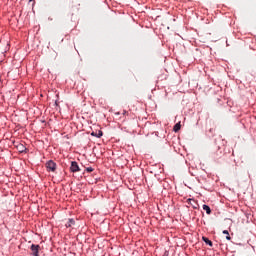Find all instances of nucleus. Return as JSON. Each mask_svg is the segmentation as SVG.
<instances>
[{"label":"nucleus","instance_id":"obj_1","mask_svg":"<svg viewBox=\"0 0 256 256\" xmlns=\"http://www.w3.org/2000/svg\"><path fill=\"white\" fill-rule=\"evenodd\" d=\"M46 169H48V171H52V173H55L57 170V164L53 160H50L46 163Z\"/></svg>","mask_w":256,"mask_h":256},{"label":"nucleus","instance_id":"obj_2","mask_svg":"<svg viewBox=\"0 0 256 256\" xmlns=\"http://www.w3.org/2000/svg\"><path fill=\"white\" fill-rule=\"evenodd\" d=\"M70 171L72 173H77V172L81 171V168H79V164H77L76 161L71 162Z\"/></svg>","mask_w":256,"mask_h":256},{"label":"nucleus","instance_id":"obj_3","mask_svg":"<svg viewBox=\"0 0 256 256\" xmlns=\"http://www.w3.org/2000/svg\"><path fill=\"white\" fill-rule=\"evenodd\" d=\"M30 249L32 251L33 256H39V249H41V246L32 244Z\"/></svg>","mask_w":256,"mask_h":256},{"label":"nucleus","instance_id":"obj_4","mask_svg":"<svg viewBox=\"0 0 256 256\" xmlns=\"http://www.w3.org/2000/svg\"><path fill=\"white\" fill-rule=\"evenodd\" d=\"M91 135H92V137H97L99 139V138L103 137V131H101V130H98L96 132L94 131L91 133Z\"/></svg>","mask_w":256,"mask_h":256},{"label":"nucleus","instance_id":"obj_5","mask_svg":"<svg viewBox=\"0 0 256 256\" xmlns=\"http://www.w3.org/2000/svg\"><path fill=\"white\" fill-rule=\"evenodd\" d=\"M187 203L189 204V205H191L192 207H193V209H197V202H195V200H193V199H187Z\"/></svg>","mask_w":256,"mask_h":256},{"label":"nucleus","instance_id":"obj_6","mask_svg":"<svg viewBox=\"0 0 256 256\" xmlns=\"http://www.w3.org/2000/svg\"><path fill=\"white\" fill-rule=\"evenodd\" d=\"M173 131L177 133L178 131H181V122H178L174 125Z\"/></svg>","mask_w":256,"mask_h":256},{"label":"nucleus","instance_id":"obj_7","mask_svg":"<svg viewBox=\"0 0 256 256\" xmlns=\"http://www.w3.org/2000/svg\"><path fill=\"white\" fill-rule=\"evenodd\" d=\"M202 209H203L204 211H206L207 215H211V207H209L208 205L204 204V205L202 206Z\"/></svg>","mask_w":256,"mask_h":256},{"label":"nucleus","instance_id":"obj_8","mask_svg":"<svg viewBox=\"0 0 256 256\" xmlns=\"http://www.w3.org/2000/svg\"><path fill=\"white\" fill-rule=\"evenodd\" d=\"M204 243H206V245H209V247H213V242L211 240H209V238L207 237H202Z\"/></svg>","mask_w":256,"mask_h":256},{"label":"nucleus","instance_id":"obj_9","mask_svg":"<svg viewBox=\"0 0 256 256\" xmlns=\"http://www.w3.org/2000/svg\"><path fill=\"white\" fill-rule=\"evenodd\" d=\"M73 225H75V220L73 219H69L68 222L66 223V227H73Z\"/></svg>","mask_w":256,"mask_h":256},{"label":"nucleus","instance_id":"obj_10","mask_svg":"<svg viewBox=\"0 0 256 256\" xmlns=\"http://www.w3.org/2000/svg\"><path fill=\"white\" fill-rule=\"evenodd\" d=\"M223 234H224V235H225V234L227 235V236H226L227 241H231V236H229V231L224 230V231H223Z\"/></svg>","mask_w":256,"mask_h":256},{"label":"nucleus","instance_id":"obj_11","mask_svg":"<svg viewBox=\"0 0 256 256\" xmlns=\"http://www.w3.org/2000/svg\"><path fill=\"white\" fill-rule=\"evenodd\" d=\"M86 171H87L88 173H93V168H92V167H88V168H86Z\"/></svg>","mask_w":256,"mask_h":256}]
</instances>
